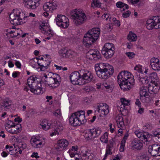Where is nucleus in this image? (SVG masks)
<instances>
[{"mask_svg":"<svg viewBox=\"0 0 160 160\" xmlns=\"http://www.w3.org/2000/svg\"><path fill=\"white\" fill-rule=\"evenodd\" d=\"M30 142L32 146L37 148H42L45 145L46 142L45 138L38 137H32Z\"/></svg>","mask_w":160,"mask_h":160,"instance_id":"obj_13","label":"nucleus"},{"mask_svg":"<svg viewBox=\"0 0 160 160\" xmlns=\"http://www.w3.org/2000/svg\"><path fill=\"white\" fill-rule=\"evenodd\" d=\"M160 87L157 82H150L148 85V90L152 94H155L159 91Z\"/></svg>","mask_w":160,"mask_h":160,"instance_id":"obj_29","label":"nucleus"},{"mask_svg":"<svg viewBox=\"0 0 160 160\" xmlns=\"http://www.w3.org/2000/svg\"><path fill=\"white\" fill-rule=\"evenodd\" d=\"M68 153H69L70 156L71 158L74 157L75 156L77 155V154L78 156L79 155V154L76 153L75 152L73 151L72 149H69V150L68 152Z\"/></svg>","mask_w":160,"mask_h":160,"instance_id":"obj_57","label":"nucleus"},{"mask_svg":"<svg viewBox=\"0 0 160 160\" xmlns=\"http://www.w3.org/2000/svg\"><path fill=\"white\" fill-rule=\"evenodd\" d=\"M39 61V60H38V58H32L30 61V63L31 66L33 68H36L37 65L38 66Z\"/></svg>","mask_w":160,"mask_h":160,"instance_id":"obj_47","label":"nucleus"},{"mask_svg":"<svg viewBox=\"0 0 160 160\" xmlns=\"http://www.w3.org/2000/svg\"><path fill=\"white\" fill-rule=\"evenodd\" d=\"M120 106L118 105V108H120V111L123 110L125 108L126 106H128L130 105V102L128 100H127L124 98H122L120 99V102L119 103Z\"/></svg>","mask_w":160,"mask_h":160,"instance_id":"obj_33","label":"nucleus"},{"mask_svg":"<svg viewBox=\"0 0 160 160\" xmlns=\"http://www.w3.org/2000/svg\"><path fill=\"white\" fill-rule=\"evenodd\" d=\"M140 99L143 103L146 104L150 102L151 100V98L149 94L140 97Z\"/></svg>","mask_w":160,"mask_h":160,"instance_id":"obj_41","label":"nucleus"},{"mask_svg":"<svg viewBox=\"0 0 160 160\" xmlns=\"http://www.w3.org/2000/svg\"><path fill=\"white\" fill-rule=\"evenodd\" d=\"M84 111H79L72 113L69 118V122L73 126H79L87 122Z\"/></svg>","mask_w":160,"mask_h":160,"instance_id":"obj_4","label":"nucleus"},{"mask_svg":"<svg viewBox=\"0 0 160 160\" xmlns=\"http://www.w3.org/2000/svg\"><path fill=\"white\" fill-rule=\"evenodd\" d=\"M95 111L99 113L100 117H105L109 113V106L105 103H100L97 105Z\"/></svg>","mask_w":160,"mask_h":160,"instance_id":"obj_12","label":"nucleus"},{"mask_svg":"<svg viewBox=\"0 0 160 160\" xmlns=\"http://www.w3.org/2000/svg\"><path fill=\"white\" fill-rule=\"evenodd\" d=\"M120 88L123 91H127L130 90L135 84V80L130 82H124L122 83L118 82Z\"/></svg>","mask_w":160,"mask_h":160,"instance_id":"obj_22","label":"nucleus"},{"mask_svg":"<svg viewBox=\"0 0 160 160\" xmlns=\"http://www.w3.org/2000/svg\"><path fill=\"white\" fill-rule=\"evenodd\" d=\"M57 5L55 2H47L43 5V9L44 11L50 12L56 9Z\"/></svg>","mask_w":160,"mask_h":160,"instance_id":"obj_25","label":"nucleus"},{"mask_svg":"<svg viewBox=\"0 0 160 160\" xmlns=\"http://www.w3.org/2000/svg\"><path fill=\"white\" fill-rule=\"evenodd\" d=\"M55 20L57 24L62 28H67L69 24L68 18L64 15H58L55 18Z\"/></svg>","mask_w":160,"mask_h":160,"instance_id":"obj_10","label":"nucleus"},{"mask_svg":"<svg viewBox=\"0 0 160 160\" xmlns=\"http://www.w3.org/2000/svg\"><path fill=\"white\" fill-rule=\"evenodd\" d=\"M59 56L62 58H68V50L63 48L60 50L58 52Z\"/></svg>","mask_w":160,"mask_h":160,"instance_id":"obj_39","label":"nucleus"},{"mask_svg":"<svg viewBox=\"0 0 160 160\" xmlns=\"http://www.w3.org/2000/svg\"><path fill=\"white\" fill-rule=\"evenodd\" d=\"M27 83L30 88V91L36 95L43 93V91L41 83L37 80V78L33 76L29 77L27 79Z\"/></svg>","mask_w":160,"mask_h":160,"instance_id":"obj_5","label":"nucleus"},{"mask_svg":"<svg viewBox=\"0 0 160 160\" xmlns=\"http://www.w3.org/2000/svg\"><path fill=\"white\" fill-rule=\"evenodd\" d=\"M41 0H23L24 6L31 9H35L38 7Z\"/></svg>","mask_w":160,"mask_h":160,"instance_id":"obj_18","label":"nucleus"},{"mask_svg":"<svg viewBox=\"0 0 160 160\" xmlns=\"http://www.w3.org/2000/svg\"><path fill=\"white\" fill-rule=\"evenodd\" d=\"M46 57H44L43 60H39L38 63L39 68L42 71H45L48 68L51 61L50 56L49 55H45Z\"/></svg>","mask_w":160,"mask_h":160,"instance_id":"obj_15","label":"nucleus"},{"mask_svg":"<svg viewBox=\"0 0 160 160\" xmlns=\"http://www.w3.org/2000/svg\"><path fill=\"white\" fill-rule=\"evenodd\" d=\"M51 125L50 122L47 119H44L40 123L42 128L45 130H47L50 128Z\"/></svg>","mask_w":160,"mask_h":160,"instance_id":"obj_36","label":"nucleus"},{"mask_svg":"<svg viewBox=\"0 0 160 160\" xmlns=\"http://www.w3.org/2000/svg\"><path fill=\"white\" fill-rule=\"evenodd\" d=\"M110 147H107L106 148V153L104 155V158L103 159V160H106L107 158V156L109 155H111L112 154V148Z\"/></svg>","mask_w":160,"mask_h":160,"instance_id":"obj_48","label":"nucleus"},{"mask_svg":"<svg viewBox=\"0 0 160 160\" xmlns=\"http://www.w3.org/2000/svg\"><path fill=\"white\" fill-rule=\"evenodd\" d=\"M102 132L101 129L98 127L88 129L84 134V137L88 140L93 139L98 137Z\"/></svg>","mask_w":160,"mask_h":160,"instance_id":"obj_9","label":"nucleus"},{"mask_svg":"<svg viewBox=\"0 0 160 160\" xmlns=\"http://www.w3.org/2000/svg\"><path fill=\"white\" fill-rule=\"evenodd\" d=\"M86 57L90 59L98 60L101 58V55L99 52L92 49L86 53Z\"/></svg>","mask_w":160,"mask_h":160,"instance_id":"obj_21","label":"nucleus"},{"mask_svg":"<svg viewBox=\"0 0 160 160\" xmlns=\"http://www.w3.org/2000/svg\"><path fill=\"white\" fill-rule=\"evenodd\" d=\"M95 71L99 78L106 79L114 72L113 67L107 63H99L95 65Z\"/></svg>","mask_w":160,"mask_h":160,"instance_id":"obj_1","label":"nucleus"},{"mask_svg":"<svg viewBox=\"0 0 160 160\" xmlns=\"http://www.w3.org/2000/svg\"><path fill=\"white\" fill-rule=\"evenodd\" d=\"M15 148L13 147L12 146H9L7 145L6 146L5 148L7 150V152H9L10 154L12 155H14L15 153H17L16 151L17 149H14Z\"/></svg>","mask_w":160,"mask_h":160,"instance_id":"obj_42","label":"nucleus"},{"mask_svg":"<svg viewBox=\"0 0 160 160\" xmlns=\"http://www.w3.org/2000/svg\"><path fill=\"white\" fill-rule=\"evenodd\" d=\"M126 55L130 59L133 58L135 56V54L133 52H127L126 53Z\"/></svg>","mask_w":160,"mask_h":160,"instance_id":"obj_56","label":"nucleus"},{"mask_svg":"<svg viewBox=\"0 0 160 160\" xmlns=\"http://www.w3.org/2000/svg\"><path fill=\"white\" fill-rule=\"evenodd\" d=\"M54 126L55 127L53 132H52L50 136L52 137L54 135H58L61 131L63 129V128L62 124L60 122H56Z\"/></svg>","mask_w":160,"mask_h":160,"instance_id":"obj_30","label":"nucleus"},{"mask_svg":"<svg viewBox=\"0 0 160 160\" xmlns=\"http://www.w3.org/2000/svg\"><path fill=\"white\" fill-rule=\"evenodd\" d=\"M156 25L155 29H158L160 28V17L156 16Z\"/></svg>","mask_w":160,"mask_h":160,"instance_id":"obj_53","label":"nucleus"},{"mask_svg":"<svg viewBox=\"0 0 160 160\" xmlns=\"http://www.w3.org/2000/svg\"><path fill=\"white\" fill-rule=\"evenodd\" d=\"M68 145V141L66 139H60L57 141L55 149L57 151H63L67 149Z\"/></svg>","mask_w":160,"mask_h":160,"instance_id":"obj_17","label":"nucleus"},{"mask_svg":"<svg viewBox=\"0 0 160 160\" xmlns=\"http://www.w3.org/2000/svg\"><path fill=\"white\" fill-rule=\"evenodd\" d=\"M76 55V53L75 52L70 50H68V58H72Z\"/></svg>","mask_w":160,"mask_h":160,"instance_id":"obj_55","label":"nucleus"},{"mask_svg":"<svg viewBox=\"0 0 160 160\" xmlns=\"http://www.w3.org/2000/svg\"><path fill=\"white\" fill-rule=\"evenodd\" d=\"M21 130L22 127L21 124H19L16 125L13 124L8 132L12 134H16L20 132Z\"/></svg>","mask_w":160,"mask_h":160,"instance_id":"obj_34","label":"nucleus"},{"mask_svg":"<svg viewBox=\"0 0 160 160\" xmlns=\"http://www.w3.org/2000/svg\"><path fill=\"white\" fill-rule=\"evenodd\" d=\"M149 79L151 80L150 82H157L158 80V78L156 72H152L149 75L148 77Z\"/></svg>","mask_w":160,"mask_h":160,"instance_id":"obj_37","label":"nucleus"},{"mask_svg":"<svg viewBox=\"0 0 160 160\" xmlns=\"http://www.w3.org/2000/svg\"><path fill=\"white\" fill-rule=\"evenodd\" d=\"M148 152L152 156L156 157L160 156V146L158 144H154L149 146L148 147Z\"/></svg>","mask_w":160,"mask_h":160,"instance_id":"obj_19","label":"nucleus"},{"mask_svg":"<svg viewBox=\"0 0 160 160\" xmlns=\"http://www.w3.org/2000/svg\"><path fill=\"white\" fill-rule=\"evenodd\" d=\"M134 69L138 71V72L137 74H138L139 73H143L142 71V66L139 65H136L134 68Z\"/></svg>","mask_w":160,"mask_h":160,"instance_id":"obj_54","label":"nucleus"},{"mask_svg":"<svg viewBox=\"0 0 160 160\" xmlns=\"http://www.w3.org/2000/svg\"><path fill=\"white\" fill-rule=\"evenodd\" d=\"M137 36L131 32H129L127 37V39L130 41L134 42L137 39Z\"/></svg>","mask_w":160,"mask_h":160,"instance_id":"obj_44","label":"nucleus"},{"mask_svg":"<svg viewBox=\"0 0 160 160\" xmlns=\"http://www.w3.org/2000/svg\"><path fill=\"white\" fill-rule=\"evenodd\" d=\"M131 147L134 150H140L143 147L142 142L138 139H135L132 142Z\"/></svg>","mask_w":160,"mask_h":160,"instance_id":"obj_28","label":"nucleus"},{"mask_svg":"<svg viewBox=\"0 0 160 160\" xmlns=\"http://www.w3.org/2000/svg\"><path fill=\"white\" fill-rule=\"evenodd\" d=\"M156 16L152 18V19L147 20L146 25V28L148 30H152L153 28L155 29L156 25Z\"/></svg>","mask_w":160,"mask_h":160,"instance_id":"obj_31","label":"nucleus"},{"mask_svg":"<svg viewBox=\"0 0 160 160\" xmlns=\"http://www.w3.org/2000/svg\"><path fill=\"white\" fill-rule=\"evenodd\" d=\"M12 100L9 98H6L3 100L2 106L6 108H8L12 104Z\"/></svg>","mask_w":160,"mask_h":160,"instance_id":"obj_38","label":"nucleus"},{"mask_svg":"<svg viewBox=\"0 0 160 160\" xmlns=\"http://www.w3.org/2000/svg\"><path fill=\"white\" fill-rule=\"evenodd\" d=\"M54 115L57 118L62 119V118L61 111L59 109L56 110L53 113Z\"/></svg>","mask_w":160,"mask_h":160,"instance_id":"obj_51","label":"nucleus"},{"mask_svg":"<svg viewBox=\"0 0 160 160\" xmlns=\"http://www.w3.org/2000/svg\"><path fill=\"white\" fill-rule=\"evenodd\" d=\"M108 133L107 132H105L103 135L101 136L100 138V141L105 144L107 143L108 141Z\"/></svg>","mask_w":160,"mask_h":160,"instance_id":"obj_46","label":"nucleus"},{"mask_svg":"<svg viewBox=\"0 0 160 160\" xmlns=\"http://www.w3.org/2000/svg\"><path fill=\"white\" fill-rule=\"evenodd\" d=\"M149 92L148 88V89L146 87L142 86L140 88L139 93L140 97L146 95L147 94H149Z\"/></svg>","mask_w":160,"mask_h":160,"instance_id":"obj_40","label":"nucleus"},{"mask_svg":"<svg viewBox=\"0 0 160 160\" xmlns=\"http://www.w3.org/2000/svg\"><path fill=\"white\" fill-rule=\"evenodd\" d=\"M137 78L139 83L141 84L147 85L149 82L148 78V77L143 76V73H139L137 75Z\"/></svg>","mask_w":160,"mask_h":160,"instance_id":"obj_32","label":"nucleus"},{"mask_svg":"<svg viewBox=\"0 0 160 160\" xmlns=\"http://www.w3.org/2000/svg\"><path fill=\"white\" fill-rule=\"evenodd\" d=\"M57 5L55 2H47L43 5V9L44 11L50 12L56 9Z\"/></svg>","mask_w":160,"mask_h":160,"instance_id":"obj_24","label":"nucleus"},{"mask_svg":"<svg viewBox=\"0 0 160 160\" xmlns=\"http://www.w3.org/2000/svg\"><path fill=\"white\" fill-rule=\"evenodd\" d=\"M80 157H82L84 160H91L93 158V154L91 151L86 148H82Z\"/></svg>","mask_w":160,"mask_h":160,"instance_id":"obj_23","label":"nucleus"},{"mask_svg":"<svg viewBox=\"0 0 160 160\" xmlns=\"http://www.w3.org/2000/svg\"><path fill=\"white\" fill-rule=\"evenodd\" d=\"M48 24L47 23H42L40 25V29L41 31L43 33V32H45L47 31H48L50 29L48 27Z\"/></svg>","mask_w":160,"mask_h":160,"instance_id":"obj_45","label":"nucleus"},{"mask_svg":"<svg viewBox=\"0 0 160 160\" xmlns=\"http://www.w3.org/2000/svg\"><path fill=\"white\" fill-rule=\"evenodd\" d=\"M139 159L140 160H149V158L146 154H142L139 156Z\"/></svg>","mask_w":160,"mask_h":160,"instance_id":"obj_59","label":"nucleus"},{"mask_svg":"<svg viewBox=\"0 0 160 160\" xmlns=\"http://www.w3.org/2000/svg\"><path fill=\"white\" fill-rule=\"evenodd\" d=\"M102 17L103 19L107 20L109 17V14L108 13H104L102 15Z\"/></svg>","mask_w":160,"mask_h":160,"instance_id":"obj_63","label":"nucleus"},{"mask_svg":"<svg viewBox=\"0 0 160 160\" xmlns=\"http://www.w3.org/2000/svg\"><path fill=\"white\" fill-rule=\"evenodd\" d=\"M44 77L45 78V82L50 87L55 88L59 85L60 77L59 75L50 72L48 74H45Z\"/></svg>","mask_w":160,"mask_h":160,"instance_id":"obj_7","label":"nucleus"},{"mask_svg":"<svg viewBox=\"0 0 160 160\" xmlns=\"http://www.w3.org/2000/svg\"><path fill=\"white\" fill-rule=\"evenodd\" d=\"M143 128L147 130H150L152 128V126L150 124H146L143 126Z\"/></svg>","mask_w":160,"mask_h":160,"instance_id":"obj_62","label":"nucleus"},{"mask_svg":"<svg viewBox=\"0 0 160 160\" xmlns=\"http://www.w3.org/2000/svg\"><path fill=\"white\" fill-rule=\"evenodd\" d=\"M116 121L118 128H123L124 126L123 118L122 114H118L116 117Z\"/></svg>","mask_w":160,"mask_h":160,"instance_id":"obj_35","label":"nucleus"},{"mask_svg":"<svg viewBox=\"0 0 160 160\" xmlns=\"http://www.w3.org/2000/svg\"><path fill=\"white\" fill-rule=\"evenodd\" d=\"M114 45L110 43H105L102 50V54L106 58L112 57L114 53Z\"/></svg>","mask_w":160,"mask_h":160,"instance_id":"obj_8","label":"nucleus"},{"mask_svg":"<svg viewBox=\"0 0 160 160\" xmlns=\"http://www.w3.org/2000/svg\"><path fill=\"white\" fill-rule=\"evenodd\" d=\"M118 82L122 83L124 82H130L134 80L131 73L127 71H124L121 72L118 76Z\"/></svg>","mask_w":160,"mask_h":160,"instance_id":"obj_11","label":"nucleus"},{"mask_svg":"<svg viewBox=\"0 0 160 160\" xmlns=\"http://www.w3.org/2000/svg\"><path fill=\"white\" fill-rule=\"evenodd\" d=\"M92 7L93 8L96 7H100L101 6V3L99 0H93L92 3Z\"/></svg>","mask_w":160,"mask_h":160,"instance_id":"obj_50","label":"nucleus"},{"mask_svg":"<svg viewBox=\"0 0 160 160\" xmlns=\"http://www.w3.org/2000/svg\"><path fill=\"white\" fill-rule=\"evenodd\" d=\"M105 87L107 89H110V91H112V87L109 84H108L107 83L104 82L102 85L100 84V86H99L98 88H100L101 87Z\"/></svg>","mask_w":160,"mask_h":160,"instance_id":"obj_52","label":"nucleus"},{"mask_svg":"<svg viewBox=\"0 0 160 160\" xmlns=\"http://www.w3.org/2000/svg\"><path fill=\"white\" fill-rule=\"evenodd\" d=\"M99 28H93L84 35L83 39V44L86 47H90L98 39L100 33Z\"/></svg>","mask_w":160,"mask_h":160,"instance_id":"obj_2","label":"nucleus"},{"mask_svg":"<svg viewBox=\"0 0 160 160\" xmlns=\"http://www.w3.org/2000/svg\"><path fill=\"white\" fill-rule=\"evenodd\" d=\"M116 6L118 8H123L122 11L128 9V6L126 4L124 3L121 2H118L116 3Z\"/></svg>","mask_w":160,"mask_h":160,"instance_id":"obj_43","label":"nucleus"},{"mask_svg":"<svg viewBox=\"0 0 160 160\" xmlns=\"http://www.w3.org/2000/svg\"><path fill=\"white\" fill-rule=\"evenodd\" d=\"M6 31L7 35L12 38L16 37L22 34V31L19 28H9L7 29Z\"/></svg>","mask_w":160,"mask_h":160,"instance_id":"obj_20","label":"nucleus"},{"mask_svg":"<svg viewBox=\"0 0 160 160\" xmlns=\"http://www.w3.org/2000/svg\"><path fill=\"white\" fill-rule=\"evenodd\" d=\"M14 123L12 122L11 121H8L5 124V126L7 131L9 132L10 131V129L11 128Z\"/></svg>","mask_w":160,"mask_h":160,"instance_id":"obj_49","label":"nucleus"},{"mask_svg":"<svg viewBox=\"0 0 160 160\" xmlns=\"http://www.w3.org/2000/svg\"><path fill=\"white\" fill-rule=\"evenodd\" d=\"M71 17L73 22L77 26L82 24L87 19L84 13L81 10L77 9L72 12Z\"/></svg>","mask_w":160,"mask_h":160,"instance_id":"obj_6","label":"nucleus"},{"mask_svg":"<svg viewBox=\"0 0 160 160\" xmlns=\"http://www.w3.org/2000/svg\"><path fill=\"white\" fill-rule=\"evenodd\" d=\"M152 68L155 71L160 70V60L157 58L153 57L150 60Z\"/></svg>","mask_w":160,"mask_h":160,"instance_id":"obj_27","label":"nucleus"},{"mask_svg":"<svg viewBox=\"0 0 160 160\" xmlns=\"http://www.w3.org/2000/svg\"><path fill=\"white\" fill-rule=\"evenodd\" d=\"M20 74V72L18 71H15L13 72L12 73V76L14 78H16Z\"/></svg>","mask_w":160,"mask_h":160,"instance_id":"obj_64","label":"nucleus"},{"mask_svg":"<svg viewBox=\"0 0 160 160\" xmlns=\"http://www.w3.org/2000/svg\"><path fill=\"white\" fill-rule=\"evenodd\" d=\"M81 70H80L78 71L74 72L71 73L70 76V79L73 84L79 85L82 84L81 82Z\"/></svg>","mask_w":160,"mask_h":160,"instance_id":"obj_16","label":"nucleus"},{"mask_svg":"<svg viewBox=\"0 0 160 160\" xmlns=\"http://www.w3.org/2000/svg\"><path fill=\"white\" fill-rule=\"evenodd\" d=\"M160 129H158L157 130H154L152 132V134L154 137H156V138H158L159 131Z\"/></svg>","mask_w":160,"mask_h":160,"instance_id":"obj_60","label":"nucleus"},{"mask_svg":"<svg viewBox=\"0 0 160 160\" xmlns=\"http://www.w3.org/2000/svg\"><path fill=\"white\" fill-rule=\"evenodd\" d=\"M9 17L12 23L15 25L23 24L27 21V17L21 9H14Z\"/></svg>","mask_w":160,"mask_h":160,"instance_id":"obj_3","label":"nucleus"},{"mask_svg":"<svg viewBox=\"0 0 160 160\" xmlns=\"http://www.w3.org/2000/svg\"><path fill=\"white\" fill-rule=\"evenodd\" d=\"M81 78L84 83H87L91 82L93 78L92 73L89 71L84 69L81 70Z\"/></svg>","mask_w":160,"mask_h":160,"instance_id":"obj_14","label":"nucleus"},{"mask_svg":"<svg viewBox=\"0 0 160 160\" xmlns=\"http://www.w3.org/2000/svg\"><path fill=\"white\" fill-rule=\"evenodd\" d=\"M43 33L47 36H49L51 34H52V36H53V31L50 29L48 31H47L45 32H43Z\"/></svg>","mask_w":160,"mask_h":160,"instance_id":"obj_61","label":"nucleus"},{"mask_svg":"<svg viewBox=\"0 0 160 160\" xmlns=\"http://www.w3.org/2000/svg\"><path fill=\"white\" fill-rule=\"evenodd\" d=\"M131 14V12L130 11L128 10L124 12L122 14V17L124 18L128 17Z\"/></svg>","mask_w":160,"mask_h":160,"instance_id":"obj_58","label":"nucleus"},{"mask_svg":"<svg viewBox=\"0 0 160 160\" xmlns=\"http://www.w3.org/2000/svg\"><path fill=\"white\" fill-rule=\"evenodd\" d=\"M134 133L138 138L142 139L143 142H147L150 141V135L147 132H142L137 130L135 131Z\"/></svg>","mask_w":160,"mask_h":160,"instance_id":"obj_26","label":"nucleus"}]
</instances>
